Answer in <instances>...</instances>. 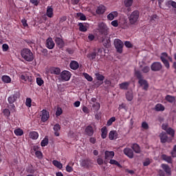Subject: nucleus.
Instances as JSON below:
<instances>
[{
    "label": "nucleus",
    "mask_w": 176,
    "mask_h": 176,
    "mask_svg": "<svg viewBox=\"0 0 176 176\" xmlns=\"http://www.w3.org/2000/svg\"><path fill=\"white\" fill-rule=\"evenodd\" d=\"M135 74L138 79V84H140V87H142V89L144 91H148L149 88V84L147 80H145L140 70H135Z\"/></svg>",
    "instance_id": "f257e3e1"
},
{
    "label": "nucleus",
    "mask_w": 176,
    "mask_h": 176,
    "mask_svg": "<svg viewBox=\"0 0 176 176\" xmlns=\"http://www.w3.org/2000/svg\"><path fill=\"white\" fill-rule=\"evenodd\" d=\"M102 47H94L93 50H91L87 53V57L90 61H96V57L102 54Z\"/></svg>",
    "instance_id": "f03ea898"
},
{
    "label": "nucleus",
    "mask_w": 176,
    "mask_h": 176,
    "mask_svg": "<svg viewBox=\"0 0 176 176\" xmlns=\"http://www.w3.org/2000/svg\"><path fill=\"white\" fill-rule=\"evenodd\" d=\"M140 14V10H133V12H132V13H131V14L129 16V21L130 24H136V23H138L139 20Z\"/></svg>",
    "instance_id": "7ed1b4c3"
},
{
    "label": "nucleus",
    "mask_w": 176,
    "mask_h": 176,
    "mask_svg": "<svg viewBox=\"0 0 176 176\" xmlns=\"http://www.w3.org/2000/svg\"><path fill=\"white\" fill-rule=\"evenodd\" d=\"M23 58L26 61H33L34 54L30 49L23 48Z\"/></svg>",
    "instance_id": "20e7f679"
},
{
    "label": "nucleus",
    "mask_w": 176,
    "mask_h": 176,
    "mask_svg": "<svg viewBox=\"0 0 176 176\" xmlns=\"http://www.w3.org/2000/svg\"><path fill=\"white\" fill-rule=\"evenodd\" d=\"M168 54L166 52L161 53L160 60L167 69L170 68V63L168 60Z\"/></svg>",
    "instance_id": "39448f33"
},
{
    "label": "nucleus",
    "mask_w": 176,
    "mask_h": 176,
    "mask_svg": "<svg viewBox=\"0 0 176 176\" xmlns=\"http://www.w3.org/2000/svg\"><path fill=\"white\" fill-rule=\"evenodd\" d=\"M98 32L100 35L107 36L109 30L107 25H105V23H99Z\"/></svg>",
    "instance_id": "423d86ee"
},
{
    "label": "nucleus",
    "mask_w": 176,
    "mask_h": 176,
    "mask_svg": "<svg viewBox=\"0 0 176 176\" xmlns=\"http://www.w3.org/2000/svg\"><path fill=\"white\" fill-rule=\"evenodd\" d=\"M114 45L118 53H122L124 44L119 38L114 40Z\"/></svg>",
    "instance_id": "0eeeda50"
},
{
    "label": "nucleus",
    "mask_w": 176,
    "mask_h": 176,
    "mask_svg": "<svg viewBox=\"0 0 176 176\" xmlns=\"http://www.w3.org/2000/svg\"><path fill=\"white\" fill-rule=\"evenodd\" d=\"M114 156H115V152L113 151H105L104 164H107L109 160L111 159V160L113 157H114Z\"/></svg>",
    "instance_id": "6e6552de"
},
{
    "label": "nucleus",
    "mask_w": 176,
    "mask_h": 176,
    "mask_svg": "<svg viewBox=\"0 0 176 176\" xmlns=\"http://www.w3.org/2000/svg\"><path fill=\"white\" fill-rule=\"evenodd\" d=\"M162 68H163V65H162V63H160L158 61L153 63V64H151V71H153V72L161 71V69H162Z\"/></svg>",
    "instance_id": "1a4fd4ad"
},
{
    "label": "nucleus",
    "mask_w": 176,
    "mask_h": 176,
    "mask_svg": "<svg viewBox=\"0 0 176 176\" xmlns=\"http://www.w3.org/2000/svg\"><path fill=\"white\" fill-rule=\"evenodd\" d=\"M123 153H124V155H126V156H127L128 157H129V159H133L134 157V152H133V148H124Z\"/></svg>",
    "instance_id": "9d476101"
},
{
    "label": "nucleus",
    "mask_w": 176,
    "mask_h": 176,
    "mask_svg": "<svg viewBox=\"0 0 176 176\" xmlns=\"http://www.w3.org/2000/svg\"><path fill=\"white\" fill-rule=\"evenodd\" d=\"M60 77L64 81H69L71 78V73L69 70H63L60 74Z\"/></svg>",
    "instance_id": "9b49d317"
},
{
    "label": "nucleus",
    "mask_w": 176,
    "mask_h": 176,
    "mask_svg": "<svg viewBox=\"0 0 176 176\" xmlns=\"http://www.w3.org/2000/svg\"><path fill=\"white\" fill-rule=\"evenodd\" d=\"M55 43L56 44V45L58 46V47H59L60 49H61L62 47H64V46H65V41L63 40V38H60V37H56Z\"/></svg>",
    "instance_id": "f8f14e48"
},
{
    "label": "nucleus",
    "mask_w": 176,
    "mask_h": 176,
    "mask_svg": "<svg viewBox=\"0 0 176 176\" xmlns=\"http://www.w3.org/2000/svg\"><path fill=\"white\" fill-rule=\"evenodd\" d=\"M85 133L88 136H90V138H91V136H93V135H94V129L92 125H87V126H86Z\"/></svg>",
    "instance_id": "ddd939ff"
},
{
    "label": "nucleus",
    "mask_w": 176,
    "mask_h": 176,
    "mask_svg": "<svg viewBox=\"0 0 176 176\" xmlns=\"http://www.w3.org/2000/svg\"><path fill=\"white\" fill-rule=\"evenodd\" d=\"M45 45L48 49H53L56 44L54 41H53L52 37H49L48 38H47Z\"/></svg>",
    "instance_id": "4468645a"
},
{
    "label": "nucleus",
    "mask_w": 176,
    "mask_h": 176,
    "mask_svg": "<svg viewBox=\"0 0 176 176\" xmlns=\"http://www.w3.org/2000/svg\"><path fill=\"white\" fill-rule=\"evenodd\" d=\"M48 119H50V112H47L46 109H43L41 115V121L45 122V121H47Z\"/></svg>",
    "instance_id": "2eb2a0df"
},
{
    "label": "nucleus",
    "mask_w": 176,
    "mask_h": 176,
    "mask_svg": "<svg viewBox=\"0 0 176 176\" xmlns=\"http://www.w3.org/2000/svg\"><path fill=\"white\" fill-rule=\"evenodd\" d=\"M109 139L110 140H115L118 139V133L117 131H110L109 133Z\"/></svg>",
    "instance_id": "dca6fc26"
},
{
    "label": "nucleus",
    "mask_w": 176,
    "mask_h": 176,
    "mask_svg": "<svg viewBox=\"0 0 176 176\" xmlns=\"http://www.w3.org/2000/svg\"><path fill=\"white\" fill-rule=\"evenodd\" d=\"M107 10L106 6L104 5H99L98 8H96V14H104Z\"/></svg>",
    "instance_id": "f3484780"
},
{
    "label": "nucleus",
    "mask_w": 176,
    "mask_h": 176,
    "mask_svg": "<svg viewBox=\"0 0 176 176\" xmlns=\"http://www.w3.org/2000/svg\"><path fill=\"white\" fill-rule=\"evenodd\" d=\"M160 142L162 143L170 142L168 140V136L166 132H162L160 135Z\"/></svg>",
    "instance_id": "a211bd4d"
},
{
    "label": "nucleus",
    "mask_w": 176,
    "mask_h": 176,
    "mask_svg": "<svg viewBox=\"0 0 176 176\" xmlns=\"http://www.w3.org/2000/svg\"><path fill=\"white\" fill-rule=\"evenodd\" d=\"M162 169H164V171L166 172V175H171V168H170L169 165L168 164H162L161 165Z\"/></svg>",
    "instance_id": "6ab92c4d"
},
{
    "label": "nucleus",
    "mask_w": 176,
    "mask_h": 176,
    "mask_svg": "<svg viewBox=\"0 0 176 176\" xmlns=\"http://www.w3.org/2000/svg\"><path fill=\"white\" fill-rule=\"evenodd\" d=\"M46 14L47 17H50V19H52V17H54V9L52 6H47Z\"/></svg>",
    "instance_id": "aec40b11"
},
{
    "label": "nucleus",
    "mask_w": 176,
    "mask_h": 176,
    "mask_svg": "<svg viewBox=\"0 0 176 176\" xmlns=\"http://www.w3.org/2000/svg\"><path fill=\"white\" fill-rule=\"evenodd\" d=\"M118 12H111V13H109V14H107V20L112 21V20H114L115 17H118Z\"/></svg>",
    "instance_id": "412c9836"
},
{
    "label": "nucleus",
    "mask_w": 176,
    "mask_h": 176,
    "mask_svg": "<svg viewBox=\"0 0 176 176\" xmlns=\"http://www.w3.org/2000/svg\"><path fill=\"white\" fill-rule=\"evenodd\" d=\"M49 72L51 73V74H60L61 72V69L57 68L56 67H51V68L49 69Z\"/></svg>",
    "instance_id": "4be33fe9"
},
{
    "label": "nucleus",
    "mask_w": 176,
    "mask_h": 176,
    "mask_svg": "<svg viewBox=\"0 0 176 176\" xmlns=\"http://www.w3.org/2000/svg\"><path fill=\"white\" fill-rule=\"evenodd\" d=\"M130 84H131V82L129 81L121 82V84H120V89H123V90L127 91V89H129V88Z\"/></svg>",
    "instance_id": "5701e85b"
},
{
    "label": "nucleus",
    "mask_w": 176,
    "mask_h": 176,
    "mask_svg": "<svg viewBox=\"0 0 176 176\" xmlns=\"http://www.w3.org/2000/svg\"><path fill=\"white\" fill-rule=\"evenodd\" d=\"M69 67L74 71H76L79 68V63L78 61L72 60L69 64Z\"/></svg>",
    "instance_id": "b1692460"
},
{
    "label": "nucleus",
    "mask_w": 176,
    "mask_h": 176,
    "mask_svg": "<svg viewBox=\"0 0 176 176\" xmlns=\"http://www.w3.org/2000/svg\"><path fill=\"white\" fill-rule=\"evenodd\" d=\"M108 135V129L107 126H102L101 129V138L102 139H106Z\"/></svg>",
    "instance_id": "393cba45"
},
{
    "label": "nucleus",
    "mask_w": 176,
    "mask_h": 176,
    "mask_svg": "<svg viewBox=\"0 0 176 176\" xmlns=\"http://www.w3.org/2000/svg\"><path fill=\"white\" fill-rule=\"evenodd\" d=\"M61 126L60 124H55L54 125V131L55 136H60L59 131H60Z\"/></svg>",
    "instance_id": "a878e982"
},
{
    "label": "nucleus",
    "mask_w": 176,
    "mask_h": 176,
    "mask_svg": "<svg viewBox=\"0 0 176 176\" xmlns=\"http://www.w3.org/2000/svg\"><path fill=\"white\" fill-rule=\"evenodd\" d=\"M131 148H132L133 151L135 152V153H141V148L138 144H137V143L133 144Z\"/></svg>",
    "instance_id": "bb28decb"
},
{
    "label": "nucleus",
    "mask_w": 176,
    "mask_h": 176,
    "mask_svg": "<svg viewBox=\"0 0 176 176\" xmlns=\"http://www.w3.org/2000/svg\"><path fill=\"white\" fill-rule=\"evenodd\" d=\"M165 100L170 103L175 102L176 101L175 97L174 96H171L170 94H167L165 97Z\"/></svg>",
    "instance_id": "cd10ccee"
},
{
    "label": "nucleus",
    "mask_w": 176,
    "mask_h": 176,
    "mask_svg": "<svg viewBox=\"0 0 176 176\" xmlns=\"http://www.w3.org/2000/svg\"><path fill=\"white\" fill-rule=\"evenodd\" d=\"M162 160H164L167 163H172L173 162L171 156H168L167 155H162Z\"/></svg>",
    "instance_id": "c85d7f7f"
},
{
    "label": "nucleus",
    "mask_w": 176,
    "mask_h": 176,
    "mask_svg": "<svg viewBox=\"0 0 176 176\" xmlns=\"http://www.w3.org/2000/svg\"><path fill=\"white\" fill-rule=\"evenodd\" d=\"M1 80L3 83H10L12 82V78L9 76L4 75L1 77Z\"/></svg>",
    "instance_id": "c756f323"
},
{
    "label": "nucleus",
    "mask_w": 176,
    "mask_h": 176,
    "mask_svg": "<svg viewBox=\"0 0 176 176\" xmlns=\"http://www.w3.org/2000/svg\"><path fill=\"white\" fill-rule=\"evenodd\" d=\"M39 135L38 132L32 131L30 133V138L32 139L33 140H36L38 138Z\"/></svg>",
    "instance_id": "7c9ffc66"
},
{
    "label": "nucleus",
    "mask_w": 176,
    "mask_h": 176,
    "mask_svg": "<svg viewBox=\"0 0 176 176\" xmlns=\"http://www.w3.org/2000/svg\"><path fill=\"white\" fill-rule=\"evenodd\" d=\"M167 134L171 136V138H175V131L173 128L169 127L167 129Z\"/></svg>",
    "instance_id": "2f4dec72"
},
{
    "label": "nucleus",
    "mask_w": 176,
    "mask_h": 176,
    "mask_svg": "<svg viewBox=\"0 0 176 176\" xmlns=\"http://www.w3.org/2000/svg\"><path fill=\"white\" fill-rule=\"evenodd\" d=\"M76 17H78L81 21H86L87 20L85 14L81 12L77 13Z\"/></svg>",
    "instance_id": "473e14b6"
},
{
    "label": "nucleus",
    "mask_w": 176,
    "mask_h": 176,
    "mask_svg": "<svg viewBox=\"0 0 176 176\" xmlns=\"http://www.w3.org/2000/svg\"><path fill=\"white\" fill-rule=\"evenodd\" d=\"M126 100H128V101H132L133 98V94L132 91H128V92H126Z\"/></svg>",
    "instance_id": "72a5a7b5"
},
{
    "label": "nucleus",
    "mask_w": 176,
    "mask_h": 176,
    "mask_svg": "<svg viewBox=\"0 0 176 176\" xmlns=\"http://www.w3.org/2000/svg\"><path fill=\"white\" fill-rule=\"evenodd\" d=\"M90 164V160L89 159H84L81 160L80 162V166H89Z\"/></svg>",
    "instance_id": "f704fd0d"
},
{
    "label": "nucleus",
    "mask_w": 176,
    "mask_h": 176,
    "mask_svg": "<svg viewBox=\"0 0 176 176\" xmlns=\"http://www.w3.org/2000/svg\"><path fill=\"white\" fill-rule=\"evenodd\" d=\"M167 6H173V8H175V13L176 14V1L173 0L167 1L166 2Z\"/></svg>",
    "instance_id": "c9c22d12"
},
{
    "label": "nucleus",
    "mask_w": 176,
    "mask_h": 176,
    "mask_svg": "<svg viewBox=\"0 0 176 176\" xmlns=\"http://www.w3.org/2000/svg\"><path fill=\"white\" fill-rule=\"evenodd\" d=\"M165 109V107L164 105H163L162 104H157V105H155V111H157V112L160 111H163Z\"/></svg>",
    "instance_id": "e433bc0d"
},
{
    "label": "nucleus",
    "mask_w": 176,
    "mask_h": 176,
    "mask_svg": "<svg viewBox=\"0 0 176 176\" xmlns=\"http://www.w3.org/2000/svg\"><path fill=\"white\" fill-rule=\"evenodd\" d=\"M23 80H25V81H27L28 80V81L32 82V77L30 75V73H23Z\"/></svg>",
    "instance_id": "4c0bfd02"
},
{
    "label": "nucleus",
    "mask_w": 176,
    "mask_h": 176,
    "mask_svg": "<svg viewBox=\"0 0 176 176\" xmlns=\"http://www.w3.org/2000/svg\"><path fill=\"white\" fill-rule=\"evenodd\" d=\"M78 26H79V30L80 32H87V28L82 23V22H79L78 23Z\"/></svg>",
    "instance_id": "58836bf2"
},
{
    "label": "nucleus",
    "mask_w": 176,
    "mask_h": 176,
    "mask_svg": "<svg viewBox=\"0 0 176 176\" xmlns=\"http://www.w3.org/2000/svg\"><path fill=\"white\" fill-rule=\"evenodd\" d=\"M52 164L57 168H59V169H62L63 168V164L60 163V162H58V160H53Z\"/></svg>",
    "instance_id": "ea45409f"
},
{
    "label": "nucleus",
    "mask_w": 176,
    "mask_h": 176,
    "mask_svg": "<svg viewBox=\"0 0 176 176\" xmlns=\"http://www.w3.org/2000/svg\"><path fill=\"white\" fill-rule=\"evenodd\" d=\"M133 3V0H124V4L126 8H130Z\"/></svg>",
    "instance_id": "a19ab883"
},
{
    "label": "nucleus",
    "mask_w": 176,
    "mask_h": 176,
    "mask_svg": "<svg viewBox=\"0 0 176 176\" xmlns=\"http://www.w3.org/2000/svg\"><path fill=\"white\" fill-rule=\"evenodd\" d=\"M36 83L39 87H42L44 84V80L41 77H36Z\"/></svg>",
    "instance_id": "79ce46f5"
},
{
    "label": "nucleus",
    "mask_w": 176,
    "mask_h": 176,
    "mask_svg": "<svg viewBox=\"0 0 176 176\" xmlns=\"http://www.w3.org/2000/svg\"><path fill=\"white\" fill-rule=\"evenodd\" d=\"M158 20V17L157 14H153V16H151L150 21L151 23H155L157 24Z\"/></svg>",
    "instance_id": "37998d69"
},
{
    "label": "nucleus",
    "mask_w": 176,
    "mask_h": 176,
    "mask_svg": "<svg viewBox=\"0 0 176 176\" xmlns=\"http://www.w3.org/2000/svg\"><path fill=\"white\" fill-rule=\"evenodd\" d=\"M96 79L99 80L100 81H104L105 76L100 73H96Z\"/></svg>",
    "instance_id": "c03bdc74"
},
{
    "label": "nucleus",
    "mask_w": 176,
    "mask_h": 176,
    "mask_svg": "<svg viewBox=\"0 0 176 176\" xmlns=\"http://www.w3.org/2000/svg\"><path fill=\"white\" fill-rule=\"evenodd\" d=\"M109 163L110 164H114V166H117L122 168L121 164L117 162V160H113V157L111 159V160H110Z\"/></svg>",
    "instance_id": "a18cd8bd"
},
{
    "label": "nucleus",
    "mask_w": 176,
    "mask_h": 176,
    "mask_svg": "<svg viewBox=\"0 0 176 176\" xmlns=\"http://www.w3.org/2000/svg\"><path fill=\"white\" fill-rule=\"evenodd\" d=\"M36 156L38 159L41 160L43 157V153L39 149H37V151L36 152Z\"/></svg>",
    "instance_id": "49530a36"
},
{
    "label": "nucleus",
    "mask_w": 176,
    "mask_h": 176,
    "mask_svg": "<svg viewBox=\"0 0 176 176\" xmlns=\"http://www.w3.org/2000/svg\"><path fill=\"white\" fill-rule=\"evenodd\" d=\"M32 98H30V97H28L25 101L26 107H28L29 108H30L32 107Z\"/></svg>",
    "instance_id": "de8ad7c7"
},
{
    "label": "nucleus",
    "mask_w": 176,
    "mask_h": 176,
    "mask_svg": "<svg viewBox=\"0 0 176 176\" xmlns=\"http://www.w3.org/2000/svg\"><path fill=\"white\" fill-rule=\"evenodd\" d=\"M116 117H111V118H109L107 125L108 126H110L111 125H112L113 122L116 121Z\"/></svg>",
    "instance_id": "09e8293b"
},
{
    "label": "nucleus",
    "mask_w": 176,
    "mask_h": 176,
    "mask_svg": "<svg viewBox=\"0 0 176 176\" xmlns=\"http://www.w3.org/2000/svg\"><path fill=\"white\" fill-rule=\"evenodd\" d=\"M83 76L88 81H93L94 80L92 76H90L88 73H83Z\"/></svg>",
    "instance_id": "8fccbe9b"
},
{
    "label": "nucleus",
    "mask_w": 176,
    "mask_h": 176,
    "mask_svg": "<svg viewBox=\"0 0 176 176\" xmlns=\"http://www.w3.org/2000/svg\"><path fill=\"white\" fill-rule=\"evenodd\" d=\"M92 107L95 109V111H99L100 108V102H95V103L93 104Z\"/></svg>",
    "instance_id": "3c124183"
},
{
    "label": "nucleus",
    "mask_w": 176,
    "mask_h": 176,
    "mask_svg": "<svg viewBox=\"0 0 176 176\" xmlns=\"http://www.w3.org/2000/svg\"><path fill=\"white\" fill-rule=\"evenodd\" d=\"M15 135H23V129H16L14 131Z\"/></svg>",
    "instance_id": "603ef678"
},
{
    "label": "nucleus",
    "mask_w": 176,
    "mask_h": 176,
    "mask_svg": "<svg viewBox=\"0 0 176 176\" xmlns=\"http://www.w3.org/2000/svg\"><path fill=\"white\" fill-rule=\"evenodd\" d=\"M3 113L4 116H6L7 118H9L10 116V111L8 109H3Z\"/></svg>",
    "instance_id": "864d4df0"
},
{
    "label": "nucleus",
    "mask_w": 176,
    "mask_h": 176,
    "mask_svg": "<svg viewBox=\"0 0 176 176\" xmlns=\"http://www.w3.org/2000/svg\"><path fill=\"white\" fill-rule=\"evenodd\" d=\"M48 142H49L48 139L45 138V139H43V140L41 141V146H46V145H47Z\"/></svg>",
    "instance_id": "5fc2aeb1"
},
{
    "label": "nucleus",
    "mask_w": 176,
    "mask_h": 176,
    "mask_svg": "<svg viewBox=\"0 0 176 176\" xmlns=\"http://www.w3.org/2000/svg\"><path fill=\"white\" fill-rule=\"evenodd\" d=\"M27 170L29 173H34L35 172V169H34L33 165H30V166L27 168Z\"/></svg>",
    "instance_id": "6e6d98bb"
},
{
    "label": "nucleus",
    "mask_w": 176,
    "mask_h": 176,
    "mask_svg": "<svg viewBox=\"0 0 176 176\" xmlns=\"http://www.w3.org/2000/svg\"><path fill=\"white\" fill-rule=\"evenodd\" d=\"M63 113V109L62 108H57L56 112V116H60Z\"/></svg>",
    "instance_id": "4d7b16f0"
},
{
    "label": "nucleus",
    "mask_w": 176,
    "mask_h": 176,
    "mask_svg": "<svg viewBox=\"0 0 176 176\" xmlns=\"http://www.w3.org/2000/svg\"><path fill=\"white\" fill-rule=\"evenodd\" d=\"M151 162L150 160V159L147 158L146 159V160L144 162H143V166H149V164H151Z\"/></svg>",
    "instance_id": "13d9d810"
},
{
    "label": "nucleus",
    "mask_w": 176,
    "mask_h": 176,
    "mask_svg": "<svg viewBox=\"0 0 176 176\" xmlns=\"http://www.w3.org/2000/svg\"><path fill=\"white\" fill-rule=\"evenodd\" d=\"M97 163L99 166H102V164H104V162L103 159H102V157H98V159H97Z\"/></svg>",
    "instance_id": "bf43d9fd"
},
{
    "label": "nucleus",
    "mask_w": 176,
    "mask_h": 176,
    "mask_svg": "<svg viewBox=\"0 0 176 176\" xmlns=\"http://www.w3.org/2000/svg\"><path fill=\"white\" fill-rule=\"evenodd\" d=\"M82 112H84V113H89L90 111L89 109V108H87V107H86L85 105H84L82 108Z\"/></svg>",
    "instance_id": "052dcab7"
},
{
    "label": "nucleus",
    "mask_w": 176,
    "mask_h": 176,
    "mask_svg": "<svg viewBox=\"0 0 176 176\" xmlns=\"http://www.w3.org/2000/svg\"><path fill=\"white\" fill-rule=\"evenodd\" d=\"M14 101H16V99L12 96V95L8 98L9 104H13Z\"/></svg>",
    "instance_id": "680f3d73"
},
{
    "label": "nucleus",
    "mask_w": 176,
    "mask_h": 176,
    "mask_svg": "<svg viewBox=\"0 0 176 176\" xmlns=\"http://www.w3.org/2000/svg\"><path fill=\"white\" fill-rule=\"evenodd\" d=\"M142 126L144 129H148V127H149L148 122H146V121H143V122L142 124Z\"/></svg>",
    "instance_id": "e2e57ef3"
},
{
    "label": "nucleus",
    "mask_w": 176,
    "mask_h": 176,
    "mask_svg": "<svg viewBox=\"0 0 176 176\" xmlns=\"http://www.w3.org/2000/svg\"><path fill=\"white\" fill-rule=\"evenodd\" d=\"M171 155L173 157H176V144L174 145L173 146V149L171 152Z\"/></svg>",
    "instance_id": "0e129e2a"
},
{
    "label": "nucleus",
    "mask_w": 176,
    "mask_h": 176,
    "mask_svg": "<svg viewBox=\"0 0 176 176\" xmlns=\"http://www.w3.org/2000/svg\"><path fill=\"white\" fill-rule=\"evenodd\" d=\"M2 49L3 52H8L9 50V45L8 44H3Z\"/></svg>",
    "instance_id": "69168bd1"
},
{
    "label": "nucleus",
    "mask_w": 176,
    "mask_h": 176,
    "mask_svg": "<svg viewBox=\"0 0 176 176\" xmlns=\"http://www.w3.org/2000/svg\"><path fill=\"white\" fill-rule=\"evenodd\" d=\"M12 96L15 99V100H17V98H20V92H15L14 94L12 95Z\"/></svg>",
    "instance_id": "338daca9"
},
{
    "label": "nucleus",
    "mask_w": 176,
    "mask_h": 176,
    "mask_svg": "<svg viewBox=\"0 0 176 176\" xmlns=\"http://www.w3.org/2000/svg\"><path fill=\"white\" fill-rule=\"evenodd\" d=\"M142 71L143 72V73H148L150 71V68L149 67L146 66L142 69Z\"/></svg>",
    "instance_id": "774afa93"
}]
</instances>
